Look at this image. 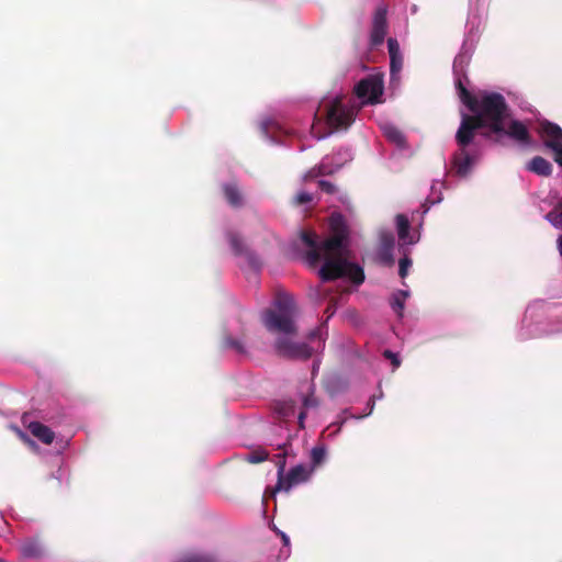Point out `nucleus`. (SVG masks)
Here are the masks:
<instances>
[{
  "mask_svg": "<svg viewBox=\"0 0 562 562\" xmlns=\"http://www.w3.org/2000/svg\"><path fill=\"white\" fill-rule=\"evenodd\" d=\"M0 562H4L2 559H0Z\"/></svg>",
  "mask_w": 562,
  "mask_h": 562,
  "instance_id": "nucleus-45",
  "label": "nucleus"
},
{
  "mask_svg": "<svg viewBox=\"0 0 562 562\" xmlns=\"http://www.w3.org/2000/svg\"><path fill=\"white\" fill-rule=\"evenodd\" d=\"M223 194L227 203L235 209L244 205V196L236 183H224L222 186Z\"/></svg>",
  "mask_w": 562,
  "mask_h": 562,
  "instance_id": "nucleus-14",
  "label": "nucleus"
},
{
  "mask_svg": "<svg viewBox=\"0 0 562 562\" xmlns=\"http://www.w3.org/2000/svg\"><path fill=\"white\" fill-rule=\"evenodd\" d=\"M386 14H387V10L385 7L376 8V10L373 14L371 33H370L371 46H379L384 42L385 35L387 33Z\"/></svg>",
  "mask_w": 562,
  "mask_h": 562,
  "instance_id": "nucleus-9",
  "label": "nucleus"
},
{
  "mask_svg": "<svg viewBox=\"0 0 562 562\" xmlns=\"http://www.w3.org/2000/svg\"><path fill=\"white\" fill-rule=\"evenodd\" d=\"M386 260H389V262H390V263H392V262H393V259H392V258H390V257H386Z\"/></svg>",
  "mask_w": 562,
  "mask_h": 562,
  "instance_id": "nucleus-42",
  "label": "nucleus"
},
{
  "mask_svg": "<svg viewBox=\"0 0 562 562\" xmlns=\"http://www.w3.org/2000/svg\"><path fill=\"white\" fill-rule=\"evenodd\" d=\"M291 413H293V405L289 403H284L282 408L280 409V414L283 417H288Z\"/></svg>",
  "mask_w": 562,
  "mask_h": 562,
  "instance_id": "nucleus-35",
  "label": "nucleus"
},
{
  "mask_svg": "<svg viewBox=\"0 0 562 562\" xmlns=\"http://www.w3.org/2000/svg\"><path fill=\"white\" fill-rule=\"evenodd\" d=\"M485 128L479 117L470 114H462L460 126L456 134V142L459 149L453 155L452 167L459 177H467L476 160L474 153L468 147L473 143L476 132Z\"/></svg>",
  "mask_w": 562,
  "mask_h": 562,
  "instance_id": "nucleus-3",
  "label": "nucleus"
},
{
  "mask_svg": "<svg viewBox=\"0 0 562 562\" xmlns=\"http://www.w3.org/2000/svg\"><path fill=\"white\" fill-rule=\"evenodd\" d=\"M383 357L385 359H389L392 362L394 368H398L400 367L401 360H400L398 356L396 353H394L393 351H391L389 349L384 350L383 351Z\"/></svg>",
  "mask_w": 562,
  "mask_h": 562,
  "instance_id": "nucleus-31",
  "label": "nucleus"
},
{
  "mask_svg": "<svg viewBox=\"0 0 562 562\" xmlns=\"http://www.w3.org/2000/svg\"><path fill=\"white\" fill-rule=\"evenodd\" d=\"M329 225L333 236L322 243L318 241V237L314 232H301V240L308 248L306 251L307 262L311 266H315L324 258V263L319 269V277L324 282L347 277L355 284H361L364 281V272L359 265L349 261L348 232L342 215L338 213L331 214Z\"/></svg>",
  "mask_w": 562,
  "mask_h": 562,
  "instance_id": "nucleus-1",
  "label": "nucleus"
},
{
  "mask_svg": "<svg viewBox=\"0 0 562 562\" xmlns=\"http://www.w3.org/2000/svg\"><path fill=\"white\" fill-rule=\"evenodd\" d=\"M474 117L481 120L485 127L483 136L493 138L505 131V122L510 119L512 112L503 94L498 92H482L476 98L474 110H470Z\"/></svg>",
  "mask_w": 562,
  "mask_h": 562,
  "instance_id": "nucleus-2",
  "label": "nucleus"
},
{
  "mask_svg": "<svg viewBox=\"0 0 562 562\" xmlns=\"http://www.w3.org/2000/svg\"><path fill=\"white\" fill-rule=\"evenodd\" d=\"M397 235L401 241L405 244H415L417 239L409 235V221L404 214L396 215Z\"/></svg>",
  "mask_w": 562,
  "mask_h": 562,
  "instance_id": "nucleus-15",
  "label": "nucleus"
},
{
  "mask_svg": "<svg viewBox=\"0 0 562 562\" xmlns=\"http://www.w3.org/2000/svg\"><path fill=\"white\" fill-rule=\"evenodd\" d=\"M303 405L305 408L316 407L318 405V401L311 394L304 397Z\"/></svg>",
  "mask_w": 562,
  "mask_h": 562,
  "instance_id": "nucleus-34",
  "label": "nucleus"
},
{
  "mask_svg": "<svg viewBox=\"0 0 562 562\" xmlns=\"http://www.w3.org/2000/svg\"><path fill=\"white\" fill-rule=\"evenodd\" d=\"M355 93L362 100V103H380L383 93V81L379 77L369 76L356 85Z\"/></svg>",
  "mask_w": 562,
  "mask_h": 562,
  "instance_id": "nucleus-7",
  "label": "nucleus"
},
{
  "mask_svg": "<svg viewBox=\"0 0 562 562\" xmlns=\"http://www.w3.org/2000/svg\"><path fill=\"white\" fill-rule=\"evenodd\" d=\"M327 313H329V316H331L335 312V310L329 305L326 310Z\"/></svg>",
  "mask_w": 562,
  "mask_h": 562,
  "instance_id": "nucleus-40",
  "label": "nucleus"
},
{
  "mask_svg": "<svg viewBox=\"0 0 562 562\" xmlns=\"http://www.w3.org/2000/svg\"><path fill=\"white\" fill-rule=\"evenodd\" d=\"M384 135L389 140L397 145H403L405 143V136L398 128L394 126H386L384 128Z\"/></svg>",
  "mask_w": 562,
  "mask_h": 562,
  "instance_id": "nucleus-19",
  "label": "nucleus"
},
{
  "mask_svg": "<svg viewBox=\"0 0 562 562\" xmlns=\"http://www.w3.org/2000/svg\"><path fill=\"white\" fill-rule=\"evenodd\" d=\"M282 538H283V541H284V542H288V538H286L284 535H283V537H282Z\"/></svg>",
  "mask_w": 562,
  "mask_h": 562,
  "instance_id": "nucleus-44",
  "label": "nucleus"
},
{
  "mask_svg": "<svg viewBox=\"0 0 562 562\" xmlns=\"http://www.w3.org/2000/svg\"><path fill=\"white\" fill-rule=\"evenodd\" d=\"M326 457V449L324 446H316L311 451V461L313 468L319 465Z\"/></svg>",
  "mask_w": 562,
  "mask_h": 562,
  "instance_id": "nucleus-23",
  "label": "nucleus"
},
{
  "mask_svg": "<svg viewBox=\"0 0 562 562\" xmlns=\"http://www.w3.org/2000/svg\"><path fill=\"white\" fill-rule=\"evenodd\" d=\"M312 470H308L303 464L292 468L285 476L282 475L278 479L276 491L289 492L293 486L306 482Z\"/></svg>",
  "mask_w": 562,
  "mask_h": 562,
  "instance_id": "nucleus-8",
  "label": "nucleus"
},
{
  "mask_svg": "<svg viewBox=\"0 0 562 562\" xmlns=\"http://www.w3.org/2000/svg\"><path fill=\"white\" fill-rule=\"evenodd\" d=\"M387 49H389L390 57L401 55L398 42L393 37H390L387 40Z\"/></svg>",
  "mask_w": 562,
  "mask_h": 562,
  "instance_id": "nucleus-29",
  "label": "nucleus"
},
{
  "mask_svg": "<svg viewBox=\"0 0 562 562\" xmlns=\"http://www.w3.org/2000/svg\"><path fill=\"white\" fill-rule=\"evenodd\" d=\"M386 260H389V262H390V263H392V262H393V259H392V258H390V257H386Z\"/></svg>",
  "mask_w": 562,
  "mask_h": 562,
  "instance_id": "nucleus-43",
  "label": "nucleus"
},
{
  "mask_svg": "<svg viewBox=\"0 0 562 562\" xmlns=\"http://www.w3.org/2000/svg\"><path fill=\"white\" fill-rule=\"evenodd\" d=\"M503 136H509L520 143H528L530 140V134L526 125L517 120H510L508 123L505 122V131L499 132L498 135H493L494 142H501Z\"/></svg>",
  "mask_w": 562,
  "mask_h": 562,
  "instance_id": "nucleus-10",
  "label": "nucleus"
},
{
  "mask_svg": "<svg viewBox=\"0 0 562 562\" xmlns=\"http://www.w3.org/2000/svg\"><path fill=\"white\" fill-rule=\"evenodd\" d=\"M313 200L312 198V194L307 193V192H300L296 194L295 196V203L297 205H303V204H307L310 203L311 201Z\"/></svg>",
  "mask_w": 562,
  "mask_h": 562,
  "instance_id": "nucleus-32",
  "label": "nucleus"
},
{
  "mask_svg": "<svg viewBox=\"0 0 562 562\" xmlns=\"http://www.w3.org/2000/svg\"><path fill=\"white\" fill-rule=\"evenodd\" d=\"M547 220L552 223L554 226H559L562 223V218L559 212L551 211L546 215Z\"/></svg>",
  "mask_w": 562,
  "mask_h": 562,
  "instance_id": "nucleus-33",
  "label": "nucleus"
},
{
  "mask_svg": "<svg viewBox=\"0 0 562 562\" xmlns=\"http://www.w3.org/2000/svg\"><path fill=\"white\" fill-rule=\"evenodd\" d=\"M29 431L45 445H50L55 439V432L40 422H31L27 425Z\"/></svg>",
  "mask_w": 562,
  "mask_h": 562,
  "instance_id": "nucleus-12",
  "label": "nucleus"
},
{
  "mask_svg": "<svg viewBox=\"0 0 562 562\" xmlns=\"http://www.w3.org/2000/svg\"><path fill=\"white\" fill-rule=\"evenodd\" d=\"M402 67H403V57H402V55L390 57V71H391L392 76H394L395 74L400 72Z\"/></svg>",
  "mask_w": 562,
  "mask_h": 562,
  "instance_id": "nucleus-27",
  "label": "nucleus"
},
{
  "mask_svg": "<svg viewBox=\"0 0 562 562\" xmlns=\"http://www.w3.org/2000/svg\"><path fill=\"white\" fill-rule=\"evenodd\" d=\"M526 169L537 176L549 177L552 175V164L541 156L533 157L527 165Z\"/></svg>",
  "mask_w": 562,
  "mask_h": 562,
  "instance_id": "nucleus-13",
  "label": "nucleus"
},
{
  "mask_svg": "<svg viewBox=\"0 0 562 562\" xmlns=\"http://www.w3.org/2000/svg\"><path fill=\"white\" fill-rule=\"evenodd\" d=\"M296 335L278 336L274 341V350L278 356L286 359L307 360L313 353L324 348L321 328L312 330L307 342L295 341Z\"/></svg>",
  "mask_w": 562,
  "mask_h": 562,
  "instance_id": "nucleus-5",
  "label": "nucleus"
},
{
  "mask_svg": "<svg viewBox=\"0 0 562 562\" xmlns=\"http://www.w3.org/2000/svg\"><path fill=\"white\" fill-rule=\"evenodd\" d=\"M318 188L327 193V194H334L336 192V187L335 184H333L331 182L329 181H326V180H319L318 181Z\"/></svg>",
  "mask_w": 562,
  "mask_h": 562,
  "instance_id": "nucleus-30",
  "label": "nucleus"
},
{
  "mask_svg": "<svg viewBox=\"0 0 562 562\" xmlns=\"http://www.w3.org/2000/svg\"><path fill=\"white\" fill-rule=\"evenodd\" d=\"M456 88L458 90L459 98L461 102L469 109L474 110V105L476 104V98L463 85L462 79L459 77L456 80Z\"/></svg>",
  "mask_w": 562,
  "mask_h": 562,
  "instance_id": "nucleus-17",
  "label": "nucleus"
},
{
  "mask_svg": "<svg viewBox=\"0 0 562 562\" xmlns=\"http://www.w3.org/2000/svg\"><path fill=\"white\" fill-rule=\"evenodd\" d=\"M269 453L265 449H256L245 456V460L249 463H260L268 460Z\"/></svg>",
  "mask_w": 562,
  "mask_h": 562,
  "instance_id": "nucleus-20",
  "label": "nucleus"
},
{
  "mask_svg": "<svg viewBox=\"0 0 562 562\" xmlns=\"http://www.w3.org/2000/svg\"><path fill=\"white\" fill-rule=\"evenodd\" d=\"M21 553L24 558H37L42 554V548L35 541H26L21 546Z\"/></svg>",
  "mask_w": 562,
  "mask_h": 562,
  "instance_id": "nucleus-18",
  "label": "nucleus"
},
{
  "mask_svg": "<svg viewBox=\"0 0 562 562\" xmlns=\"http://www.w3.org/2000/svg\"><path fill=\"white\" fill-rule=\"evenodd\" d=\"M554 153V161L562 167V145L558 147Z\"/></svg>",
  "mask_w": 562,
  "mask_h": 562,
  "instance_id": "nucleus-36",
  "label": "nucleus"
},
{
  "mask_svg": "<svg viewBox=\"0 0 562 562\" xmlns=\"http://www.w3.org/2000/svg\"><path fill=\"white\" fill-rule=\"evenodd\" d=\"M223 347L227 348V349H233L237 353H245L246 352L243 342L240 340H238V339H235V338L231 337V336H225L224 337V339H223Z\"/></svg>",
  "mask_w": 562,
  "mask_h": 562,
  "instance_id": "nucleus-22",
  "label": "nucleus"
},
{
  "mask_svg": "<svg viewBox=\"0 0 562 562\" xmlns=\"http://www.w3.org/2000/svg\"><path fill=\"white\" fill-rule=\"evenodd\" d=\"M404 302L405 300H403V297H401L396 292L392 295L391 306L398 316L403 315Z\"/></svg>",
  "mask_w": 562,
  "mask_h": 562,
  "instance_id": "nucleus-24",
  "label": "nucleus"
},
{
  "mask_svg": "<svg viewBox=\"0 0 562 562\" xmlns=\"http://www.w3.org/2000/svg\"><path fill=\"white\" fill-rule=\"evenodd\" d=\"M304 418H305V412H301L299 414V424H300V427H304Z\"/></svg>",
  "mask_w": 562,
  "mask_h": 562,
  "instance_id": "nucleus-37",
  "label": "nucleus"
},
{
  "mask_svg": "<svg viewBox=\"0 0 562 562\" xmlns=\"http://www.w3.org/2000/svg\"><path fill=\"white\" fill-rule=\"evenodd\" d=\"M178 562H217L215 557L209 553H191Z\"/></svg>",
  "mask_w": 562,
  "mask_h": 562,
  "instance_id": "nucleus-21",
  "label": "nucleus"
},
{
  "mask_svg": "<svg viewBox=\"0 0 562 562\" xmlns=\"http://www.w3.org/2000/svg\"><path fill=\"white\" fill-rule=\"evenodd\" d=\"M327 173H330V171L326 168L325 165H319L317 167L312 168L306 175L305 179H313L317 178L319 176H325Z\"/></svg>",
  "mask_w": 562,
  "mask_h": 562,
  "instance_id": "nucleus-25",
  "label": "nucleus"
},
{
  "mask_svg": "<svg viewBox=\"0 0 562 562\" xmlns=\"http://www.w3.org/2000/svg\"><path fill=\"white\" fill-rule=\"evenodd\" d=\"M360 108L355 103H345L342 97H336L325 105L326 124L334 131H346L355 122Z\"/></svg>",
  "mask_w": 562,
  "mask_h": 562,
  "instance_id": "nucleus-6",
  "label": "nucleus"
},
{
  "mask_svg": "<svg viewBox=\"0 0 562 562\" xmlns=\"http://www.w3.org/2000/svg\"><path fill=\"white\" fill-rule=\"evenodd\" d=\"M401 297H403V300H405L408 295H409V292L408 291H405V290H400L396 292Z\"/></svg>",
  "mask_w": 562,
  "mask_h": 562,
  "instance_id": "nucleus-38",
  "label": "nucleus"
},
{
  "mask_svg": "<svg viewBox=\"0 0 562 562\" xmlns=\"http://www.w3.org/2000/svg\"><path fill=\"white\" fill-rule=\"evenodd\" d=\"M558 243H559L560 254L562 255V235L560 236Z\"/></svg>",
  "mask_w": 562,
  "mask_h": 562,
  "instance_id": "nucleus-39",
  "label": "nucleus"
},
{
  "mask_svg": "<svg viewBox=\"0 0 562 562\" xmlns=\"http://www.w3.org/2000/svg\"><path fill=\"white\" fill-rule=\"evenodd\" d=\"M285 458H286V451H283L282 453H278L274 456V462L278 467V479L281 477L285 470Z\"/></svg>",
  "mask_w": 562,
  "mask_h": 562,
  "instance_id": "nucleus-28",
  "label": "nucleus"
},
{
  "mask_svg": "<svg viewBox=\"0 0 562 562\" xmlns=\"http://www.w3.org/2000/svg\"><path fill=\"white\" fill-rule=\"evenodd\" d=\"M295 316L296 306L292 296L286 293H278L274 307L263 311L261 319L267 330L278 336L297 335Z\"/></svg>",
  "mask_w": 562,
  "mask_h": 562,
  "instance_id": "nucleus-4",
  "label": "nucleus"
},
{
  "mask_svg": "<svg viewBox=\"0 0 562 562\" xmlns=\"http://www.w3.org/2000/svg\"><path fill=\"white\" fill-rule=\"evenodd\" d=\"M541 133L546 147L552 151L562 145V128L559 125L546 122L541 124Z\"/></svg>",
  "mask_w": 562,
  "mask_h": 562,
  "instance_id": "nucleus-11",
  "label": "nucleus"
},
{
  "mask_svg": "<svg viewBox=\"0 0 562 562\" xmlns=\"http://www.w3.org/2000/svg\"><path fill=\"white\" fill-rule=\"evenodd\" d=\"M411 266H412V260L406 255L400 259L398 274L402 279H404L407 276L408 269Z\"/></svg>",
  "mask_w": 562,
  "mask_h": 562,
  "instance_id": "nucleus-26",
  "label": "nucleus"
},
{
  "mask_svg": "<svg viewBox=\"0 0 562 562\" xmlns=\"http://www.w3.org/2000/svg\"><path fill=\"white\" fill-rule=\"evenodd\" d=\"M228 240L229 245L237 256H246L250 262L255 263V255L250 252L246 245L244 244L243 239L235 233L228 234Z\"/></svg>",
  "mask_w": 562,
  "mask_h": 562,
  "instance_id": "nucleus-16",
  "label": "nucleus"
},
{
  "mask_svg": "<svg viewBox=\"0 0 562 562\" xmlns=\"http://www.w3.org/2000/svg\"><path fill=\"white\" fill-rule=\"evenodd\" d=\"M19 434H20V436H21L22 438H25V437H26V436H25V434H24V432H22L21 430H19Z\"/></svg>",
  "mask_w": 562,
  "mask_h": 562,
  "instance_id": "nucleus-41",
  "label": "nucleus"
}]
</instances>
